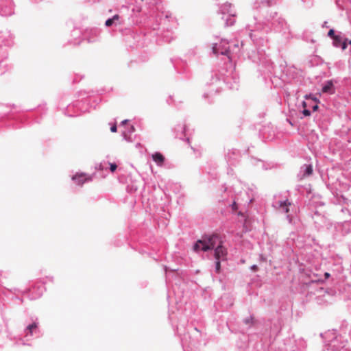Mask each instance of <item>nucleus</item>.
Listing matches in <instances>:
<instances>
[{"label": "nucleus", "mask_w": 351, "mask_h": 351, "mask_svg": "<svg viewBox=\"0 0 351 351\" xmlns=\"http://www.w3.org/2000/svg\"><path fill=\"white\" fill-rule=\"evenodd\" d=\"M232 208L234 210H236L237 209V205L236 202H233V204L232 205Z\"/></svg>", "instance_id": "15"}, {"label": "nucleus", "mask_w": 351, "mask_h": 351, "mask_svg": "<svg viewBox=\"0 0 351 351\" xmlns=\"http://www.w3.org/2000/svg\"><path fill=\"white\" fill-rule=\"evenodd\" d=\"M168 271L167 267H165V271Z\"/></svg>", "instance_id": "25"}, {"label": "nucleus", "mask_w": 351, "mask_h": 351, "mask_svg": "<svg viewBox=\"0 0 351 351\" xmlns=\"http://www.w3.org/2000/svg\"><path fill=\"white\" fill-rule=\"evenodd\" d=\"M305 167H306V169H305L304 176H311L313 173L312 165H306Z\"/></svg>", "instance_id": "9"}, {"label": "nucleus", "mask_w": 351, "mask_h": 351, "mask_svg": "<svg viewBox=\"0 0 351 351\" xmlns=\"http://www.w3.org/2000/svg\"><path fill=\"white\" fill-rule=\"evenodd\" d=\"M73 180L76 181L77 184H82L86 180L85 175H84V174L76 175L73 177Z\"/></svg>", "instance_id": "7"}, {"label": "nucleus", "mask_w": 351, "mask_h": 351, "mask_svg": "<svg viewBox=\"0 0 351 351\" xmlns=\"http://www.w3.org/2000/svg\"><path fill=\"white\" fill-rule=\"evenodd\" d=\"M349 43L351 45V40L349 42Z\"/></svg>", "instance_id": "26"}, {"label": "nucleus", "mask_w": 351, "mask_h": 351, "mask_svg": "<svg viewBox=\"0 0 351 351\" xmlns=\"http://www.w3.org/2000/svg\"><path fill=\"white\" fill-rule=\"evenodd\" d=\"M328 36L332 38L333 40H334V36H337L336 35H335V31L332 29L329 30V32L328 33Z\"/></svg>", "instance_id": "11"}, {"label": "nucleus", "mask_w": 351, "mask_h": 351, "mask_svg": "<svg viewBox=\"0 0 351 351\" xmlns=\"http://www.w3.org/2000/svg\"><path fill=\"white\" fill-rule=\"evenodd\" d=\"M250 319H246L245 320V323L247 324H249V323H250Z\"/></svg>", "instance_id": "22"}, {"label": "nucleus", "mask_w": 351, "mask_h": 351, "mask_svg": "<svg viewBox=\"0 0 351 351\" xmlns=\"http://www.w3.org/2000/svg\"><path fill=\"white\" fill-rule=\"evenodd\" d=\"M324 276H325V278H326V279H328V278L330 277V274H329V273H328V272H326V273L324 274Z\"/></svg>", "instance_id": "18"}, {"label": "nucleus", "mask_w": 351, "mask_h": 351, "mask_svg": "<svg viewBox=\"0 0 351 351\" xmlns=\"http://www.w3.org/2000/svg\"><path fill=\"white\" fill-rule=\"evenodd\" d=\"M119 18L118 14H115L112 19H109L106 21V25L107 27H110L112 25V23L118 20Z\"/></svg>", "instance_id": "8"}, {"label": "nucleus", "mask_w": 351, "mask_h": 351, "mask_svg": "<svg viewBox=\"0 0 351 351\" xmlns=\"http://www.w3.org/2000/svg\"><path fill=\"white\" fill-rule=\"evenodd\" d=\"M332 87H333V84H332V82L331 81H328L326 82V84L323 86L322 88V92L323 93H332Z\"/></svg>", "instance_id": "6"}, {"label": "nucleus", "mask_w": 351, "mask_h": 351, "mask_svg": "<svg viewBox=\"0 0 351 351\" xmlns=\"http://www.w3.org/2000/svg\"><path fill=\"white\" fill-rule=\"evenodd\" d=\"M278 210L281 213L287 214L289 212V206L291 205V202L288 199L285 201L278 202Z\"/></svg>", "instance_id": "3"}, {"label": "nucleus", "mask_w": 351, "mask_h": 351, "mask_svg": "<svg viewBox=\"0 0 351 351\" xmlns=\"http://www.w3.org/2000/svg\"><path fill=\"white\" fill-rule=\"evenodd\" d=\"M117 168V166L116 164H110V169L112 172H114Z\"/></svg>", "instance_id": "12"}, {"label": "nucleus", "mask_w": 351, "mask_h": 351, "mask_svg": "<svg viewBox=\"0 0 351 351\" xmlns=\"http://www.w3.org/2000/svg\"><path fill=\"white\" fill-rule=\"evenodd\" d=\"M302 106L305 108L306 107V103L305 101L302 102Z\"/></svg>", "instance_id": "21"}, {"label": "nucleus", "mask_w": 351, "mask_h": 351, "mask_svg": "<svg viewBox=\"0 0 351 351\" xmlns=\"http://www.w3.org/2000/svg\"><path fill=\"white\" fill-rule=\"evenodd\" d=\"M152 158L154 161L159 166H162L165 161L164 156L159 152L154 154L152 155Z\"/></svg>", "instance_id": "5"}, {"label": "nucleus", "mask_w": 351, "mask_h": 351, "mask_svg": "<svg viewBox=\"0 0 351 351\" xmlns=\"http://www.w3.org/2000/svg\"><path fill=\"white\" fill-rule=\"evenodd\" d=\"M333 43L335 47H341L343 50L346 49L347 47L346 41L343 42L341 37L339 36H334Z\"/></svg>", "instance_id": "4"}, {"label": "nucleus", "mask_w": 351, "mask_h": 351, "mask_svg": "<svg viewBox=\"0 0 351 351\" xmlns=\"http://www.w3.org/2000/svg\"><path fill=\"white\" fill-rule=\"evenodd\" d=\"M221 243V241L217 234H205L195 242L193 246V250L195 252H208L215 248V263H220L221 261L227 260V250Z\"/></svg>", "instance_id": "1"}, {"label": "nucleus", "mask_w": 351, "mask_h": 351, "mask_svg": "<svg viewBox=\"0 0 351 351\" xmlns=\"http://www.w3.org/2000/svg\"><path fill=\"white\" fill-rule=\"evenodd\" d=\"M251 270L253 271H256L257 270V266L256 265H253L251 267Z\"/></svg>", "instance_id": "16"}, {"label": "nucleus", "mask_w": 351, "mask_h": 351, "mask_svg": "<svg viewBox=\"0 0 351 351\" xmlns=\"http://www.w3.org/2000/svg\"><path fill=\"white\" fill-rule=\"evenodd\" d=\"M128 121V120H127V119L123 120V121L121 122V124H122V125L126 124Z\"/></svg>", "instance_id": "20"}, {"label": "nucleus", "mask_w": 351, "mask_h": 351, "mask_svg": "<svg viewBox=\"0 0 351 351\" xmlns=\"http://www.w3.org/2000/svg\"><path fill=\"white\" fill-rule=\"evenodd\" d=\"M212 50L213 53L216 56L220 53L221 55L228 56L230 60H232L230 51L228 47V43L226 40H222L219 47H217V44H213Z\"/></svg>", "instance_id": "2"}, {"label": "nucleus", "mask_w": 351, "mask_h": 351, "mask_svg": "<svg viewBox=\"0 0 351 351\" xmlns=\"http://www.w3.org/2000/svg\"><path fill=\"white\" fill-rule=\"evenodd\" d=\"M110 131L112 132H117V125H114L110 128Z\"/></svg>", "instance_id": "14"}, {"label": "nucleus", "mask_w": 351, "mask_h": 351, "mask_svg": "<svg viewBox=\"0 0 351 351\" xmlns=\"http://www.w3.org/2000/svg\"><path fill=\"white\" fill-rule=\"evenodd\" d=\"M220 266H221V265H215V271L217 272H219L220 271Z\"/></svg>", "instance_id": "17"}, {"label": "nucleus", "mask_w": 351, "mask_h": 351, "mask_svg": "<svg viewBox=\"0 0 351 351\" xmlns=\"http://www.w3.org/2000/svg\"><path fill=\"white\" fill-rule=\"evenodd\" d=\"M302 113L306 117L309 116L311 114V112L307 109H304Z\"/></svg>", "instance_id": "13"}, {"label": "nucleus", "mask_w": 351, "mask_h": 351, "mask_svg": "<svg viewBox=\"0 0 351 351\" xmlns=\"http://www.w3.org/2000/svg\"><path fill=\"white\" fill-rule=\"evenodd\" d=\"M318 109V106L317 105H315L313 107V111H316Z\"/></svg>", "instance_id": "19"}, {"label": "nucleus", "mask_w": 351, "mask_h": 351, "mask_svg": "<svg viewBox=\"0 0 351 351\" xmlns=\"http://www.w3.org/2000/svg\"><path fill=\"white\" fill-rule=\"evenodd\" d=\"M310 97H311V96H308V95L305 96V98H306V99L310 98Z\"/></svg>", "instance_id": "23"}, {"label": "nucleus", "mask_w": 351, "mask_h": 351, "mask_svg": "<svg viewBox=\"0 0 351 351\" xmlns=\"http://www.w3.org/2000/svg\"><path fill=\"white\" fill-rule=\"evenodd\" d=\"M132 130L134 131V126H132Z\"/></svg>", "instance_id": "24"}, {"label": "nucleus", "mask_w": 351, "mask_h": 351, "mask_svg": "<svg viewBox=\"0 0 351 351\" xmlns=\"http://www.w3.org/2000/svg\"><path fill=\"white\" fill-rule=\"evenodd\" d=\"M37 324L34 323L28 326L27 329L29 330L30 333H32V330L37 328Z\"/></svg>", "instance_id": "10"}]
</instances>
